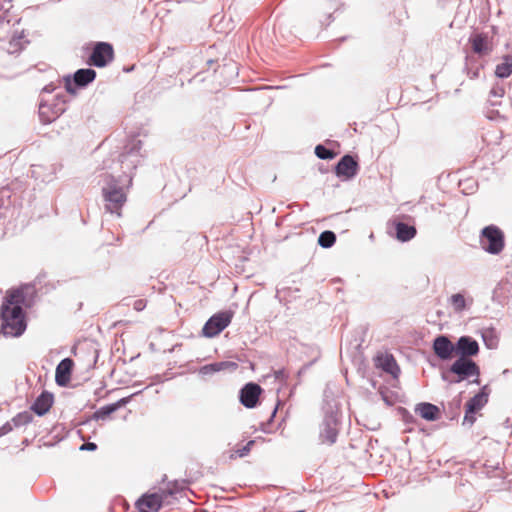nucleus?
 I'll use <instances>...</instances> for the list:
<instances>
[{"label": "nucleus", "instance_id": "obj_1", "mask_svg": "<svg viewBox=\"0 0 512 512\" xmlns=\"http://www.w3.org/2000/svg\"><path fill=\"white\" fill-rule=\"evenodd\" d=\"M142 141L131 138L123 147L118 160H105L96 176L97 185L105 212L121 217V210L127 202V193L132 185L133 171L141 163Z\"/></svg>", "mask_w": 512, "mask_h": 512}, {"label": "nucleus", "instance_id": "obj_2", "mask_svg": "<svg viewBox=\"0 0 512 512\" xmlns=\"http://www.w3.org/2000/svg\"><path fill=\"white\" fill-rule=\"evenodd\" d=\"M323 420L319 426V440L322 444L332 446L336 443L339 426L340 412L336 400H325L323 405Z\"/></svg>", "mask_w": 512, "mask_h": 512}, {"label": "nucleus", "instance_id": "obj_3", "mask_svg": "<svg viewBox=\"0 0 512 512\" xmlns=\"http://www.w3.org/2000/svg\"><path fill=\"white\" fill-rule=\"evenodd\" d=\"M0 317L2 320L0 333L6 337H20L27 328L26 313L23 307H9L1 305Z\"/></svg>", "mask_w": 512, "mask_h": 512}, {"label": "nucleus", "instance_id": "obj_4", "mask_svg": "<svg viewBox=\"0 0 512 512\" xmlns=\"http://www.w3.org/2000/svg\"><path fill=\"white\" fill-rule=\"evenodd\" d=\"M480 367L471 358L457 357L447 370L442 371L441 378L449 384H456L468 380L471 377L478 378Z\"/></svg>", "mask_w": 512, "mask_h": 512}, {"label": "nucleus", "instance_id": "obj_5", "mask_svg": "<svg viewBox=\"0 0 512 512\" xmlns=\"http://www.w3.org/2000/svg\"><path fill=\"white\" fill-rule=\"evenodd\" d=\"M479 243L485 252L491 255H498L502 252L505 245L504 233L496 225L485 226L480 232Z\"/></svg>", "mask_w": 512, "mask_h": 512}, {"label": "nucleus", "instance_id": "obj_6", "mask_svg": "<svg viewBox=\"0 0 512 512\" xmlns=\"http://www.w3.org/2000/svg\"><path fill=\"white\" fill-rule=\"evenodd\" d=\"M65 104L64 95L60 96L57 94L51 103L47 100H42L39 104L38 111L41 123L46 125L56 120L65 112Z\"/></svg>", "mask_w": 512, "mask_h": 512}, {"label": "nucleus", "instance_id": "obj_7", "mask_svg": "<svg viewBox=\"0 0 512 512\" xmlns=\"http://www.w3.org/2000/svg\"><path fill=\"white\" fill-rule=\"evenodd\" d=\"M233 311L222 310L213 314L204 324L202 335L206 338H213L227 328L233 318Z\"/></svg>", "mask_w": 512, "mask_h": 512}, {"label": "nucleus", "instance_id": "obj_8", "mask_svg": "<svg viewBox=\"0 0 512 512\" xmlns=\"http://www.w3.org/2000/svg\"><path fill=\"white\" fill-rule=\"evenodd\" d=\"M96 78V71L92 68L78 69L73 75L64 76L65 90L75 94L78 89L85 88Z\"/></svg>", "mask_w": 512, "mask_h": 512}, {"label": "nucleus", "instance_id": "obj_9", "mask_svg": "<svg viewBox=\"0 0 512 512\" xmlns=\"http://www.w3.org/2000/svg\"><path fill=\"white\" fill-rule=\"evenodd\" d=\"M36 294L33 285H25L17 290L11 292L4 300L2 305L9 307H22L30 308L33 304V297Z\"/></svg>", "mask_w": 512, "mask_h": 512}, {"label": "nucleus", "instance_id": "obj_10", "mask_svg": "<svg viewBox=\"0 0 512 512\" xmlns=\"http://www.w3.org/2000/svg\"><path fill=\"white\" fill-rule=\"evenodd\" d=\"M114 58L113 46L108 42H97L89 56L88 64L102 68L107 66Z\"/></svg>", "mask_w": 512, "mask_h": 512}, {"label": "nucleus", "instance_id": "obj_11", "mask_svg": "<svg viewBox=\"0 0 512 512\" xmlns=\"http://www.w3.org/2000/svg\"><path fill=\"white\" fill-rule=\"evenodd\" d=\"M263 392L262 387L255 382L246 383L239 391V402L248 409H253L259 404V398Z\"/></svg>", "mask_w": 512, "mask_h": 512}, {"label": "nucleus", "instance_id": "obj_12", "mask_svg": "<svg viewBox=\"0 0 512 512\" xmlns=\"http://www.w3.org/2000/svg\"><path fill=\"white\" fill-rule=\"evenodd\" d=\"M434 354L442 361H449L455 356V343L447 335L440 334L432 342Z\"/></svg>", "mask_w": 512, "mask_h": 512}, {"label": "nucleus", "instance_id": "obj_13", "mask_svg": "<svg viewBox=\"0 0 512 512\" xmlns=\"http://www.w3.org/2000/svg\"><path fill=\"white\" fill-rule=\"evenodd\" d=\"M358 170V161L350 154L342 156L335 166L336 176L346 180L354 178Z\"/></svg>", "mask_w": 512, "mask_h": 512}, {"label": "nucleus", "instance_id": "obj_14", "mask_svg": "<svg viewBox=\"0 0 512 512\" xmlns=\"http://www.w3.org/2000/svg\"><path fill=\"white\" fill-rule=\"evenodd\" d=\"M166 497L161 493L143 494L135 503L139 512H158Z\"/></svg>", "mask_w": 512, "mask_h": 512}, {"label": "nucleus", "instance_id": "obj_15", "mask_svg": "<svg viewBox=\"0 0 512 512\" xmlns=\"http://www.w3.org/2000/svg\"><path fill=\"white\" fill-rule=\"evenodd\" d=\"M480 351L478 342L471 336L464 335L455 342V355L471 358L477 356Z\"/></svg>", "mask_w": 512, "mask_h": 512}, {"label": "nucleus", "instance_id": "obj_16", "mask_svg": "<svg viewBox=\"0 0 512 512\" xmlns=\"http://www.w3.org/2000/svg\"><path fill=\"white\" fill-rule=\"evenodd\" d=\"M74 361L67 357L62 359L55 370V382L60 387H66L70 380L73 372Z\"/></svg>", "mask_w": 512, "mask_h": 512}, {"label": "nucleus", "instance_id": "obj_17", "mask_svg": "<svg viewBox=\"0 0 512 512\" xmlns=\"http://www.w3.org/2000/svg\"><path fill=\"white\" fill-rule=\"evenodd\" d=\"M391 225L394 228V236L400 242H408L412 240L416 234L417 230L414 225L407 224L400 220H392Z\"/></svg>", "mask_w": 512, "mask_h": 512}, {"label": "nucleus", "instance_id": "obj_18", "mask_svg": "<svg viewBox=\"0 0 512 512\" xmlns=\"http://www.w3.org/2000/svg\"><path fill=\"white\" fill-rule=\"evenodd\" d=\"M54 403L53 393L43 390L40 395L35 399L30 409L37 416H44L51 409Z\"/></svg>", "mask_w": 512, "mask_h": 512}, {"label": "nucleus", "instance_id": "obj_19", "mask_svg": "<svg viewBox=\"0 0 512 512\" xmlns=\"http://www.w3.org/2000/svg\"><path fill=\"white\" fill-rule=\"evenodd\" d=\"M415 413L426 421H437L440 418V408L429 402H421L415 406Z\"/></svg>", "mask_w": 512, "mask_h": 512}, {"label": "nucleus", "instance_id": "obj_20", "mask_svg": "<svg viewBox=\"0 0 512 512\" xmlns=\"http://www.w3.org/2000/svg\"><path fill=\"white\" fill-rule=\"evenodd\" d=\"M238 365L235 362L232 361H220V362H213L206 364L204 366H201L199 369V374L202 376H210L215 373H218L223 370H236Z\"/></svg>", "mask_w": 512, "mask_h": 512}, {"label": "nucleus", "instance_id": "obj_21", "mask_svg": "<svg viewBox=\"0 0 512 512\" xmlns=\"http://www.w3.org/2000/svg\"><path fill=\"white\" fill-rule=\"evenodd\" d=\"M469 42L471 43L473 52L480 56L488 55L492 51L488 43V36L483 33L471 36Z\"/></svg>", "mask_w": 512, "mask_h": 512}, {"label": "nucleus", "instance_id": "obj_22", "mask_svg": "<svg viewBox=\"0 0 512 512\" xmlns=\"http://www.w3.org/2000/svg\"><path fill=\"white\" fill-rule=\"evenodd\" d=\"M487 386H484L480 391L470 398L466 404L467 414L477 413L488 402V393L486 392Z\"/></svg>", "mask_w": 512, "mask_h": 512}, {"label": "nucleus", "instance_id": "obj_23", "mask_svg": "<svg viewBox=\"0 0 512 512\" xmlns=\"http://www.w3.org/2000/svg\"><path fill=\"white\" fill-rule=\"evenodd\" d=\"M379 367L386 373L390 374L392 377L397 378L400 374V368L391 354H386L384 356L378 357Z\"/></svg>", "mask_w": 512, "mask_h": 512}, {"label": "nucleus", "instance_id": "obj_24", "mask_svg": "<svg viewBox=\"0 0 512 512\" xmlns=\"http://www.w3.org/2000/svg\"><path fill=\"white\" fill-rule=\"evenodd\" d=\"M512 74V56L507 54L502 57V62L497 64L495 75L498 78L505 79Z\"/></svg>", "mask_w": 512, "mask_h": 512}, {"label": "nucleus", "instance_id": "obj_25", "mask_svg": "<svg viewBox=\"0 0 512 512\" xmlns=\"http://www.w3.org/2000/svg\"><path fill=\"white\" fill-rule=\"evenodd\" d=\"M189 482L187 480H175L170 482L166 489L162 490V493L167 498L168 496L175 497L177 494L183 492L188 487Z\"/></svg>", "mask_w": 512, "mask_h": 512}, {"label": "nucleus", "instance_id": "obj_26", "mask_svg": "<svg viewBox=\"0 0 512 512\" xmlns=\"http://www.w3.org/2000/svg\"><path fill=\"white\" fill-rule=\"evenodd\" d=\"M32 420H33L32 413L29 411H23V412H20L17 415H15L11 419L10 423L12 424V428L13 427L19 428V427L28 425L29 423L32 422Z\"/></svg>", "mask_w": 512, "mask_h": 512}, {"label": "nucleus", "instance_id": "obj_27", "mask_svg": "<svg viewBox=\"0 0 512 512\" xmlns=\"http://www.w3.org/2000/svg\"><path fill=\"white\" fill-rule=\"evenodd\" d=\"M336 242V234L331 230H325L318 237V244L322 248H331Z\"/></svg>", "mask_w": 512, "mask_h": 512}, {"label": "nucleus", "instance_id": "obj_28", "mask_svg": "<svg viewBox=\"0 0 512 512\" xmlns=\"http://www.w3.org/2000/svg\"><path fill=\"white\" fill-rule=\"evenodd\" d=\"M461 403H462L461 394H459L458 396L454 397L448 403V406L446 408V413H447V416L451 420H453V419L458 417L459 412H460V408H461Z\"/></svg>", "mask_w": 512, "mask_h": 512}, {"label": "nucleus", "instance_id": "obj_29", "mask_svg": "<svg viewBox=\"0 0 512 512\" xmlns=\"http://www.w3.org/2000/svg\"><path fill=\"white\" fill-rule=\"evenodd\" d=\"M450 303L455 312H462L466 309V300L462 293L453 294L450 297Z\"/></svg>", "mask_w": 512, "mask_h": 512}, {"label": "nucleus", "instance_id": "obj_30", "mask_svg": "<svg viewBox=\"0 0 512 512\" xmlns=\"http://www.w3.org/2000/svg\"><path fill=\"white\" fill-rule=\"evenodd\" d=\"M505 94V89L503 87V85H500V84H495L493 85V87L491 88L490 92H489V102H490V105L491 106H497L500 104V102L498 100H494L492 98H502Z\"/></svg>", "mask_w": 512, "mask_h": 512}, {"label": "nucleus", "instance_id": "obj_31", "mask_svg": "<svg viewBox=\"0 0 512 512\" xmlns=\"http://www.w3.org/2000/svg\"><path fill=\"white\" fill-rule=\"evenodd\" d=\"M482 339H483L485 345L487 346V348H489V349L494 348L497 343L495 329L494 328L485 329L482 332Z\"/></svg>", "mask_w": 512, "mask_h": 512}, {"label": "nucleus", "instance_id": "obj_32", "mask_svg": "<svg viewBox=\"0 0 512 512\" xmlns=\"http://www.w3.org/2000/svg\"><path fill=\"white\" fill-rule=\"evenodd\" d=\"M314 152L315 155L321 160H331L336 156V154L331 149L322 144H318L315 147Z\"/></svg>", "mask_w": 512, "mask_h": 512}, {"label": "nucleus", "instance_id": "obj_33", "mask_svg": "<svg viewBox=\"0 0 512 512\" xmlns=\"http://www.w3.org/2000/svg\"><path fill=\"white\" fill-rule=\"evenodd\" d=\"M114 412L116 411L113 405L108 404L96 410L93 414V418L96 420H105Z\"/></svg>", "mask_w": 512, "mask_h": 512}, {"label": "nucleus", "instance_id": "obj_34", "mask_svg": "<svg viewBox=\"0 0 512 512\" xmlns=\"http://www.w3.org/2000/svg\"><path fill=\"white\" fill-rule=\"evenodd\" d=\"M141 392H142V390L132 393L131 395H129L127 397H123V398L119 399L118 401L111 403V405H113V407L115 408V411H117L121 407H124L125 405H127L134 396L140 394Z\"/></svg>", "mask_w": 512, "mask_h": 512}, {"label": "nucleus", "instance_id": "obj_35", "mask_svg": "<svg viewBox=\"0 0 512 512\" xmlns=\"http://www.w3.org/2000/svg\"><path fill=\"white\" fill-rule=\"evenodd\" d=\"M254 444H255L254 440L248 441L246 443V445H244L242 448L237 449L235 451L237 456L240 457V458H243V457L247 456L249 454V452L251 451V449H252Z\"/></svg>", "mask_w": 512, "mask_h": 512}, {"label": "nucleus", "instance_id": "obj_36", "mask_svg": "<svg viewBox=\"0 0 512 512\" xmlns=\"http://www.w3.org/2000/svg\"><path fill=\"white\" fill-rule=\"evenodd\" d=\"M480 66H477L475 68H471L468 66V64L466 65V71H467V75L470 79H476L479 77V73H480Z\"/></svg>", "mask_w": 512, "mask_h": 512}, {"label": "nucleus", "instance_id": "obj_37", "mask_svg": "<svg viewBox=\"0 0 512 512\" xmlns=\"http://www.w3.org/2000/svg\"><path fill=\"white\" fill-rule=\"evenodd\" d=\"M476 413H468L467 414V409H465V416H464V420H463V425L465 424H468V425H473L474 422L476 421V417H475Z\"/></svg>", "mask_w": 512, "mask_h": 512}, {"label": "nucleus", "instance_id": "obj_38", "mask_svg": "<svg viewBox=\"0 0 512 512\" xmlns=\"http://www.w3.org/2000/svg\"><path fill=\"white\" fill-rule=\"evenodd\" d=\"M274 377L278 381H285L288 377V374L286 373L285 369H278L274 371Z\"/></svg>", "mask_w": 512, "mask_h": 512}, {"label": "nucleus", "instance_id": "obj_39", "mask_svg": "<svg viewBox=\"0 0 512 512\" xmlns=\"http://www.w3.org/2000/svg\"><path fill=\"white\" fill-rule=\"evenodd\" d=\"M145 307H146V300H144V299L135 300L133 303V308L136 311H142L143 309H145Z\"/></svg>", "mask_w": 512, "mask_h": 512}, {"label": "nucleus", "instance_id": "obj_40", "mask_svg": "<svg viewBox=\"0 0 512 512\" xmlns=\"http://www.w3.org/2000/svg\"><path fill=\"white\" fill-rule=\"evenodd\" d=\"M12 431V424L10 422H6L4 425L0 427V437L6 435L7 433Z\"/></svg>", "mask_w": 512, "mask_h": 512}, {"label": "nucleus", "instance_id": "obj_41", "mask_svg": "<svg viewBox=\"0 0 512 512\" xmlns=\"http://www.w3.org/2000/svg\"><path fill=\"white\" fill-rule=\"evenodd\" d=\"M97 449V445L94 442H86L81 445L80 450H87V451H95Z\"/></svg>", "mask_w": 512, "mask_h": 512}, {"label": "nucleus", "instance_id": "obj_42", "mask_svg": "<svg viewBox=\"0 0 512 512\" xmlns=\"http://www.w3.org/2000/svg\"><path fill=\"white\" fill-rule=\"evenodd\" d=\"M88 351L93 353V365H95L99 357V350L97 347H95V345H90Z\"/></svg>", "mask_w": 512, "mask_h": 512}, {"label": "nucleus", "instance_id": "obj_43", "mask_svg": "<svg viewBox=\"0 0 512 512\" xmlns=\"http://www.w3.org/2000/svg\"><path fill=\"white\" fill-rule=\"evenodd\" d=\"M403 420L406 424L414 423L415 418L412 414H410L408 411L404 410Z\"/></svg>", "mask_w": 512, "mask_h": 512}, {"label": "nucleus", "instance_id": "obj_44", "mask_svg": "<svg viewBox=\"0 0 512 512\" xmlns=\"http://www.w3.org/2000/svg\"><path fill=\"white\" fill-rule=\"evenodd\" d=\"M510 372H511L510 369H504L503 372H502V375L503 376L509 375Z\"/></svg>", "mask_w": 512, "mask_h": 512}, {"label": "nucleus", "instance_id": "obj_45", "mask_svg": "<svg viewBox=\"0 0 512 512\" xmlns=\"http://www.w3.org/2000/svg\"><path fill=\"white\" fill-rule=\"evenodd\" d=\"M53 89L50 88V86H45L43 91L50 93Z\"/></svg>", "mask_w": 512, "mask_h": 512}, {"label": "nucleus", "instance_id": "obj_46", "mask_svg": "<svg viewBox=\"0 0 512 512\" xmlns=\"http://www.w3.org/2000/svg\"><path fill=\"white\" fill-rule=\"evenodd\" d=\"M277 413V408H274V410L272 411V414H271V420L275 417Z\"/></svg>", "mask_w": 512, "mask_h": 512}, {"label": "nucleus", "instance_id": "obj_47", "mask_svg": "<svg viewBox=\"0 0 512 512\" xmlns=\"http://www.w3.org/2000/svg\"><path fill=\"white\" fill-rule=\"evenodd\" d=\"M297 512H305V511H304V510H299V511H297Z\"/></svg>", "mask_w": 512, "mask_h": 512}, {"label": "nucleus", "instance_id": "obj_48", "mask_svg": "<svg viewBox=\"0 0 512 512\" xmlns=\"http://www.w3.org/2000/svg\"><path fill=\"white\" fill-rule=\"evenodd\" d=\"M511 372H512V369H511Z\"/></svg>", "mask_w": 512, "mask_h": 512}]
</instances>
